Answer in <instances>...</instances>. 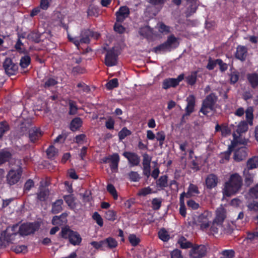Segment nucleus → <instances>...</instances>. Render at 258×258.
<instances>
[{
    "label": "nucleus",
    "mask_w": 258,
    "mask_h": 258,
    "mask_svg": "<svg viewBox=\"0 0 258 258\" xmlns=\"http://www.w3.org/2000/svg\"><path fill=\"white\" fill-rule=\"evenodd\" d=\"M40 227L38 223H26L19 225L16 224L9 226L2 233L7 243H13L17 236H25L34 233Z\"/></svg>",
    "instance_id": "f257e3e1"
},
{
    "label": "nucleus",
    "mask_w": 258,
    "mask_h": 258,
    "mask_svg": "<svg viewBox=\"0 0 258 258\" xmlns=\"http://www.w3.org/2000/svg\"><path fill=\"white\" fill-rule=\"evenodd\" d=\"M243 184V180L241 176L237 173L232 174L227 181L225 183L224 194L230 197L238 192Z\"/></svg>",
    "instance_id": "f03ea898"
},
{
    "label": "nucleus",
    "mask_w": 258,
    "mask_h": 258,
    "mask_svg": "<svg viewBox=\"0 0 258 258\" xmlns=\"http://www.w3.org/2000/svg\"><path fill=\"white\" fill-rule=\"evenodd\" d=\"M59 235L63 239H68L73 245H80L82 240L80 234L72 230L69 226L62 227Z\"/></svg>",
    "instance_id": "7ed1b4c3"
},
{
    "label": "nucleus",
    "mask_w": 258,
    "mask_h": 258,
    "mask_svg": "<svg viewBox=\"0 0 258 258\" xmlns=\"http://www.w3.org/2000/svg\"><path fill=\"white\" fill-rule=\"evenodd\" d=\"M217 100V97L215 93H211L207 95L203 100L200 112L204 115H207L208 113L214 109V106Z\"/></svg>",
    "instance_id": "20e7f679"
},
{
    "label": "nucleus",
    "mask_w": 258,
    "mask_h": 258,
    "mask_svg": "<svg viewBox=\"0 0 258 258\" xmlns=\"http://www.w3.org/2000/svg\"><path fill=\"white\" fill-rule=\"evenodd\" d=\"M212 212L208 210H205L197 217V220L192 221V223L200 225L201 229L204 230L210 227L212 222Z\"/></svg>",
    "instance_id": "39448f33"
},
{
    "label": "nucleus",
    "mask_w": 258,
    "mask_h": 258,
    "mask_svg": "<svg viewBox=\"0 0 258 258\" xmlns=\"http://www.w3.org/2000/svg\"><path fill=\"white\" fill-rule=\"evenodd\" d=\"M22 172L23 169L20 166L17 169H11L7 175V183L10 186L17 183L21 179Z\"/></svg>",
    "instance_id": "423d86ee"
},
{
    "label": "nucleus",
    "mask_w": 258,
    "mask_h": 258,
    "mask_svg": "<svg viewBox=\"0 0 258 258\" xmlns=\"http://www.w3.org/2000/svg\"><path fill=\"white\" fill-rule=\"evenodd\" d=\"M106 53L105 56L104 63L108 67L114 66L117 64L118 54L114 47L107 49L105 48Z\"/></svg>",
    "instance_id": "0eeeda50"
},
{
    "label": "nucleus",
    "mask_w": 258,
    "mask_h": 258,
    "mask_svg": "<svg viewBox=\"0 0 258 258\" xmlns=\"http://www.w3.org/2000/svg\"><path fill=\"white\" fill-rule=\"evenodd\" d=\"M187 105L185 107V113L183 114L181 119L182 123L186 122V119L194 112L196 103V98L194 95H190L186 98Z\"/></svg>",
    "instance_id": "6e6552de"
},
{
    "label": "nucleus",
    "mask_w": 258,
    "mask_h": 258,
    "mask_svg": "<svg viewBox=\"0 0 258 258\" xmlns=\"http://www.w3.org/2000/svg\"><path fill=\"white\" fill-rule=\"evenodd\" d=\"M119 161V156L117 153H113L111 155L105 157L102 159V162L103 163H110V168L113 172H116L118 170Z\"/></svg>",
    "instance_id": "1a4fd4ad"
},
{
    "label": "nucleus",
    "mask_w": 258,
    "mask_h": 258,
    "mask_svg": "<svg viewBox=\"0 0 258 258\" xmlns=\"http://www.w3.org/2000/svg\"><path fill=\"white\" fill-rule=\"evenodd\" d=\"M3 67L6 74L9 76L15 75L18 70V64L14 62L13 60L9 57H7L5 59L3 62Z\"/></svg>",
    "instance_id": "9d476101"
},
{
    "label": "nucleus",
    "mask_w": 258,
    "mask_h": 258,
    "mask_svg": "<svg viewBox=\"0 0 258 258\" xmlns=\"http://www.w3.org/2000/svg\"><path fill=\"white\" fill-rule=\"evenodd\" d=\"M207 253V248L204 245L194 244L190 251L189 256L191 258H202Z\"/></svg>",
    "instance_id": "9b49d317"
},
{
    "label": "nucleus",
    "mask_w": 258,
    "mask_h": 258,
    "mask_svg": "<svg viewBox=\"0 0 258 258\" xmlns=\"http://www.w3.org/2000/svg\"><path fill=\"white\" fill-rule=\"evenodd\" d=\"M177 38L173 35L168 37L167 40L163 43L153 48V51L156 53H161L169 50L172 44L176 42Z\"/></svg>",
    "instance_id": "f8f14e48"
},
{
    "label": "nucleus",
    "mask_w": 258,
    "mask_h": 258,
    "mask_svg": "<svg viewBox=\"0 0 258 258\" xmlns=\"http://www.w3.org/2000/svg\"><path fill=\"white\" fill-rule=\"evenodd\" d=\"M139 33L141 36H143L148 41H153L154 38L157 36L153 28L147 25L140 29Z\"/></svg>",
    "instance_id": "ddd939ff"
},
{
    "label": "nucleus",
    "mask_w": 258,
    "mask_h": 258,
    "mask_svg": "<svg viewBox=\"0 0 258 258\" xmlns=\"http://www.w3.org/2000/svg\"><path fill=\"white\" fill-rule=\"evenodd\" d=\"M31 123L29 121H23L21 122L16 129V136L20 138L24 135L29 134V130H30Z\"/></svg>",
    "instance_id": "4468645a"
},
{
    "label": "nucleus",
    "mask_w": 258,
    "mask_h": 258,
    "mask_svg": "<svg viewBox=\"0 0 258 258\" xmlns=\"http://www.w3.org/2000/svg\"><path fill=\"white\" fill-rule=\"evenodd\" d=\"M122 155L127 159L131 166H138L140 162V157L136 153L132 152H124Z\"/></svg>",
    "instance_id": "2eb2a0df"
},
{
    "label": "nucleus",
    "mask_w": 258,
    "mask_h": 258,
    "mask_svg": "<svg viewBox=\"0 0 258 258\" xmlns=\"http://www.w3.org/2000/svg\"><path fill=\"white\" fill-rule=\"evenodd\" d=\"M248 55L247 48L243 45H238L236 47L235 57L241 61H244Z\"/></svg>",
    "instance_id": "dca6fc26"
},
{
    "label": "nucleus",
    "mask_w": 258,
    "mask_h": 258,
    "mask_svg": "<svg viewBox=\"0 0 258 258\" xmlns=\"http://www.w3.org/2000/svg\"><path fill=\"white\" fill-rule=\"evenodd\" d=\"M40 128L34 127L29 130L28 137L30 142L34 143L38 141L42 136Z\"/></svg>",
    "instance_id": "f3484780"
},
{
    "label": "nucleus",
    "mask_w": 258,
    "mask_h": 258,
    "mask_svg": "<svg viewBox=\"0 0 258 258\" xmlns=\"http://www.w3.org/2000/svg\"><path fill=\"white\" fill-rule=\"evenodd\" d=\"M234 140L231 142V144L230 146H229L228 150L225 151L224 153H222L221 155V158L222 160H226L228 161L230 158V156L231 155V152L234 150V149L236 146V145L238 143L240 144H244L243 143H241L238 140L237 138L236 137L235 134L233 135Z\"/></svg>",
    "instance_id": "a211bd4d"
},
{
    "label": "nucleus",
    "mask_w": 258,
    "mask_h": 258,
    "mask_svg": "<svg viewBox=\"0 0 258 258\" xmlns=\"http://www.w3.org/2000/svg\"><path fill=\"white\" fill-rule=\"evenodd\" d=\"M247 156V148L245 146H242L236 149L234 154V160L239 162L244 160Z\"/></svg>",
    "instance_id": "6ab92c4d"
},
{
    "label": "nucleus",
    "mask_w": 258,
    "mask_h": 258,
    "mask_svg": "<svg viewBox=\"0 0 258 258\" xmlns=\"http://www.w3.org/2000/svg\"><path fill=\"white\" fill-rule=\"evenodd\" d=\"M207 188L211 189L217 186L218 182V178L214 174H209L205 180Z\"/></svg>",
    "instance_id": "aec40b11"
},
{
    "label": "nucleus",
    "mask_w": 258,
    "mask_h": 258,
    "mask_svg": "<svg viewBox=\"0 0 258 258\" xmlns=\"http://www.w3.org/2000/svg\"><path fill=\"white\" fill-rule=\"evenodd\" d=\"M81 38L79 39L77 37H72L68 33V38L69 40L73 43L77 47H79L81 43H88V39L87 37H84V36L82 35V31L80 34Z\"/></svg>",
    "instance_id": "412c9836"
},
{
    "label": "nucleus",
    "mask_w": 258,
    "mask_h": 258,
    "mask_svg": "<svg viewBox=\"0 0 258 258\" xmlns=\"http://www.w3.org/2000/svg\"><path fill=\"white\" fill-rule=\"evenodd\" d=\"M246 77L252 88L255 89L258 87V74L256 73H249Z\"/></svg>",
    "instance_id": "4be33fe9"
},
{
    "label": "nucleus",
    "mask_w": 258,
    "mask_h": 258,
    "mask_svg": "<svg viewBox=\"0 0 258 258\" xmlns=\"http://www.w3.org/2000/svg\"><path fill=\"white\" fill-rule=\"evenodd\" d=\"M177 86V78H167L162 82V88L168 89L171 87H176Z\"/></svg>",
    "instance_id": "5701e85b"
},
{
    "label": "nucleus",
    "mask_w": 258,
    "mask_h": 258,
    "mask_svg": "<svg viewBox=\"0 0 258 258\" xmlns=\"http://www.w3.org/2000/svg\"><path fill=\"white\" fill-rule=\"evenodd\" d=\"M83 121L82 119L79 117H76L73 118L70 124V129L73 131L75 132L82 126Z\"/></svg>",
    "instance_id": "b1692460"
},
{
    "label": "nucleus",
    "mask_w": 258,
    "mask_h": 258,
    "mask_svg": "<svg viewBox=\"0 0 258 258\" xmlns=\"http://www.w3.org/2000/svg\"><path fill=\"white\" fill-rule=\"evenodd\" d=\"M68 214L66 213H62L59 216H55L52 219V224L53 225H61L63 223L67 222Z\"/></svg>",
    "instance_id": "393cba45"
},
{
    "label": "nucleus",
    "mask_w": 258,
    "mask_h": 258,
    "mask_svg": "<svg viewBox=\"0 0 258 258\" xmlns=\"http://www.w3.org/2000/svg\"><path fill=\"white\" fill-rule=\"evenodd\" d=\"M82 35L84 36V37H87L88 39V43L90 41V38H93L95 40H97L100 37V34L97 32H94L89 29H85L82 31Z\"/></svg>",
    "instance_id": "a878e982"
},
{
    "label": "nucleus",
    "mask_w": 258,
    "mask_h": 258,
    "mask_svg": "<svg viewBox=\"0 0 258 258\" xmlns=\"http://www.w3.org/2000/svg\"><path fill=\"white\" fill-rule=\"evenodd\" d=\"M63 203V201L62 199L57 200L52 203L51 212L53 214L60 212L62 210V205Z\"/></svg>",
    "instance_id": "bb28decb"
},
{
    "label": "nucleus",
    "mask_w": 258,
    "mask_h": 258,
    "mask_svg": "<svg viewBox=\"0 0 258 258\" xmlns=\"http://www.w3.org/2000/svg\"><path fill=\"white\" fill-rule=\"evenodd\" d=\"M104 247L112 249L117 247V241L112 237H109L103 240Z\"/></svg>",
    "instance_id": "cd10ccee"
},
{
    "label": "nucleus",
    "mask_w": 258,
    "mask_h": 258,
    "mask_svg": "<svg viewBox=\"0 0 258 258\" xmlns=\"http://www.w3.org/2000/svg\"><path fill=\"white\" fill-rule=\"evenodd\" d=\"M49 194V191L48 189L45 188H40L38 192L37 193V199L41 202L45 201Z\"/></svg>",
    "instance_id": "c85d7f7f"
},
{
    "label": "nucleus",
    "mask_w": 258,
    "mask_h": 258,
    "mask_svg": "<svg viewBox=\"0 0 258 258\" xmlns=\"http://www.w3.org/2000/svg\"><path fill=\"white\" fill-rule=\"evenodd\" d=\"M198 71L191 72L190 74L185 77V81L190 86L194 85L197 80Z\"/></svg>",
    "instance_id": "c756f323"
},
{
    "label": "nucleus",
    "mask_w": 258,
    "mask_h": 258,
    "mask_svg": "<svg viewBox=\"0 0 258 258\" xmlns=\"http://www.w3.org/2000/svg\"><path fill=\"white\" fill-rule=\"evenodd\" d=\"M226 216L224 212L222 211H217L216 216L213 222L216 223L217 226L220 227L222 225Z\"/></svg>",
    "instance_id": "7c9ffc66"
},
{
    "label": "nucleus",
    "mask_w": 258,
    "mask_h": 258,
    "mask_svg": "<svg viewBox=\"0 0 258 258\" xmlns=\"http://www.w3.org/2000/svg\"><path fill=\"white\" fill-rule=\"evenodd\" d=\"M244 176V182L246 186H249L253 182L254 174L249 172L248 169H244L243 170Z\"/></svg>",
    "instance_id": "2f4dec72"
},
{
    "label": "nucleus",
    "mask_w": 258,
    "mask_h": 258,
    "mask_svg": "<svg viewBox=\"0 0 258 258\" xmlns=\"http://www.w3.org/2000/svg\"><path fill=\"white\" fill-rule=\"evenodd\" d=\"M178 244L182 249L191 248L194 245L191 242L188 241L183 236H181L178 239Z\"/></svg>",
    "instance_id": "473e14b6"
},
{
    "label": "nucleus",
    "mask_w": 258,
    "mask_h": 258,
    "mask_svg": "<svg viewBox=\"0 0 258 258\" xmlns=\"http://www.w3.org/2000/svg\"><path fill=\"white\" fill-rule=\"evenodd\" d=\"M246 169L250 170L256 168L258 166V156H254L249 159L246 163Z\"/></svg>",
    "instance_id": "72a5a7b5"
},
{
    "label": "nucleus",
    "mask_w": 258,
    "mask_h": 258,
    "mask_svg": "<svg viewBox=\"0 0 258 258\" xmlns=\"http://www.w3.org/2000/svg\"><path fill=\"white\" fill-rule=\"evenodd\" d=\"M12 157L11 153L7 151L0 152V165L8 162Z\"/></svg>",
    "instance_id": "f704fd0d"
},
{
    "label": "nucleus",
    "mask_w": 258,
    "mask_h": 258,
    "mask_svg": "<svg viewBox=\"0 0 258 258\" xmlns=\"http://www.w3.org/2000/svg\"><path fill=\"white\" fill-rule=\"evenodd\" d=\"M253 109L252 107H248L245 111V117L246 122L250 125L253 124Z\"/></svg>",
    "instance_id": "c9c22d12"
},
{
    "label": "nucleus",
    "mask_w": 258,
    "mask_h": 258,
    "mask_svg": "<svg viewBox=\"0 0 258 258\" xmlns=\"http://www.w3.org/2000/svg\"><path fill=\"white\" fill-rule=\"evenodd\" d=\"M41 35L39 33L32 31L27 35V38L29 40L35 43H39L40 41Z\"/></svg>",
    "instance_id": "e433bc0d"
},
{
    "label": "nucleus",
    "mask_w": 258,
    "mask_h": 258,
    "mask_svg": "<svg viewBox=\"0 0 258 258\" xmlns=\"http://www.w3.org/2000/svg\"><path fill=\"white\" fill-rule=\"evenodd\" d=\"M246 238L251 242H255L258 239V226L256 227L255 231L247 232Z\"/></svg>",
    "instance_id": "4c0bfd02"
},
{
    "label": "nucleus",
    "mask_w": 258,
    "mask_h": 258,
    "mask_svg": "<svg viewBox=\"0 0 258 258\" xmlns=\"http://www.w3.org/2000/svg\"><path fill=\"white\" fill-rule=\"evenodd\" d=\"M31 62V58L29 55H26L21 57L20 61V66L22 69L27 68Z\"/></svg>",
    "instance_id": "58836bf2"
},
{
    "label": "nucleus",
    "mask_w": 258,
    "mask_h": 258,
    "mask_svg": "<svg viewBox=\"0 0 258 258\" xmlns=\"http://www.w3.org/2000/svg\"><path fill=\"white\" fill-rule=\"evenodd\" d=\"M10 130V126L6 121L0 122V140L4 135Z\"/></svg>",
    "instance_id": "ea45409f"
},
{
    "label": "nucleus",
    "mask_w": 258,
    "mask_h": 258,
    "mask_svg": "<svg viewBox=\"0 0 258 258\" xmlns=\"http://www.w3.org/2000/svg\"><path fill=\"white\" fill-rule=\"evenodd\" d=\"M248 123L245 121H241L237 126L236 132L238 134H241L246 132L248 129Z\"/></svg>",
    "instance_id": "a19ab883"
},
{
    "label": "nucleus",
    "mask_w": 258,
    "mask_h": 258,
    "mask_svg": "<svg viewBox=\"0 0 258 258\" xmlns=\"http://www.w3.org/2000/svg\"><path fill=\"white\" fill-rule=\"evenodd\" d=\"M70 115H75L77 114L78 108L75 101L70 100L69 102Z\"/></svg>",
    "instance_id": "79ce46f5"
},
{
    "label": "nucleus",
    "mask_w": 258,
    "mask_h": 258,
    "mask_svg": "<svg viewBox=\"0 0 258 258\" xmlns=\"http://www.w3.org/2000/svg\"><path fill=\"white\" fill-rule=\"evenodd\" d=\"M132 132L126 127H123L118 133V136L120 141H122L127 136H130Z\"/></svg>",
    "instance_id": "37998d69"
},
{
    "label": "nucleus",
    "mask_w": 258,
    "mask_h": 258,
    "mask_svg": "<svg viewBox=\"0 0 258 258\" xmlns=\"http://www.w3.org/2000/svg\"><path fill=\"white\" fill-rule=\"evenodd\" d=\"M190 196H195L200 194L197 185L190 183L188 186L187 193Z\"/></svg>",
    "instance_id": "c03bdc74"
},
{
    "label": "nucleus",
    "mask_w": 258,
    "mask_h": 258,
    "mask_svg": "<svg viewBox=\"0 0 258 258\" xmlns=\"http://www.w3.org/2000/svg\"><path fill=\"white\" fill-rule=\"evenodd\" d=\"M158 237L161 240L164 242L168 241L170 238L167 231L164 228H162L159 230L158 232Z\"/></svg>",
    "instance_id": "a18cd8bd"
},
{
    "label": "nucleus",
    "mask_w": 258,
    "mask_h": 258,
    "mask_svg": "<svg viewBox=\"0 0 258 258\" xmlns=\"http://www.w3.org/2000/svg\"><path fill=\"white\" fill-rule=\"evenodd\" d=\"M57 150L53 146H50L46 150L48 158L52 159L57 155Z\"/></svg>",
    "instance_id": "49530a36"
},
{
    "label": "nucleus",
    "mask_w": 258,
    "mask_h": 258,
    "mask_svg": "<svg viewBox=\"0 0 258 258\" xmlns=\"http://www.w3.org/2000/svg\"><path fill=\"white\" fill-rule=\"evenodd\" d=\"M168 177L167 175H163L160 176L159 179L157 181V186L160 187H165L168 186L167 184Z\"/></svg>",
    "instance_id": "de8ad7c7"
},
{
    "label": "nucleus",
    "mask_w": 258,
    "mask_h": 258,
    "mask_svg": "<svg viewBox=\"0 0 258 258\" xmlns=\"http://www.w3.org/2000/svg\"><path fill=\"white\" fill-rule=\"evenodd\" d=\"M151 204L152 208L154 210H158L161 207L162 199L157 198H154L152 201Z\"/></svg>",
    "instance_id": "09e8293b"
},
{
    "label": "nucleus",
    "mask_w": 258,
    "mask_h": 258,
    "mask_svg": "<svg viewBox=\"0 0 258 258\" xmlns=\"http://www.w3.org/2000/svg\"><path fill=\"white\" fill-rule=\"evenodd\" d=\"M230 83L231 84H235L238 80L239 78V73L237 71H234L229 74Z\"/></svg>",
    "instance_id": "8fccbe9b"
},
{
    "label": "nucleus",
    "mask_w": 258,
    "mask_h": 258,
    "mask_svg": "<svg viewBox=\"0 0 258 258\" xmlns=\"http://www.w3.org/2000/svg\"><path fill=\"white\" fill-rule=\"evenodd\" d=\"M152 192V188L150 186H148L140 189L138 191L137 195L139 197H145Z\"/></svg>",
    "instance_id": "3c124183"
},
{
    "label": "nucleus",
    "mask_w": 258,
    "mask_h": 258,
    "mask_svg": "<svg viewBox=\"0 0 258 258\" xmlns=\"http://www.w3.org/2000/svg\"><path fill=\"white\" fill-rule=\"evenodd\" d=\"M118 86V82L117 78H114L109 81L106 84L107 89L109 90H112L113 88H116Z\"/></svg>",
    "instance_id": "603ef678"
},
{
    "label": "nucleus",
    "mask_w": 258,
    "mask_h": 258,
    "mask_svg": "<svg viewBox=\"0 0 258 258\" xmlns=\"http://www.w3.org/2000/svg\"><path fill=\"white\" fill-rule=\"evenodd\" d=\"M107 190L112 195L114 200H116L118 199L117 191L113 184H108L107 186Z\"/></svg>",
    "instance_id": "864d4df0"
},
{
    "label": "nucleus",
    "mask_w": 258,
    "mask_h": 258,
    "mask_svg": "<svg viewBox=\"0 0 258 258\" xmlns=\"http://www.w3.org/2000/svg\"><path fill=\"white\" fill-rule=\"evenodd\" d=\"M127 175L129 179L133 182H138L141 178L140 175L136 171H132L127 174Z\"/></svg>",
    "instance_id": "5fc2aeb1"
},
{
    "label": "nucleus",
    "mask_w": 258,
    "mask_h": 258,
    "mask_svg": "<svg viewBox=\"0 0 258 258\" xmlns=\"http://www.w3.org/2000/svg\"><path fill=\"white\" fill-rule=\"evenodd\" d=\"M128 240L131 245L133 246L138 245L141 241L139 237H137L135 234H130L128 236Z\"/></svg>",
    "instance_id": "6e6d98bb"
},
{
    "label": "nucleus",
    "mask_w": 258,
    "mask_h": 258,
    "mask_svg": "<svg viewBox=\"0 0 258 258\" xmlns=\"http://www.w3.org/2000/svg\"><path fill=\"white\" fill-rule=\"evenodd\" d=\"M234 254V251L232 249L224 250L221 252L220 258H233Z\"/></svg>",
    "instance_id": "4d7b16f0"
},
{
    "label": "nucleus",
    "mask_w": 258,
    "mask_h": 258,
    "mask_svg": "<svg viewBox=\"0 0 258 258\" xmlns=\"http://www.w3.org/2000/svg\"><path fill=\"white\" fill-rule=\"evenodd\" d=\"M105 218L110 221H114L116 219V213L113 210H108L105 212Z\"/></svg>",
    "instance_id": "13d9d810"
},
{
    "label": "nucleus",
    "mask_w": 258,
    "mask_h": 258,
    "mask_svg": "<svg viewBox=\"0 0 258 258\" xmlns=\"http://www.w3.org/2000/svg\"><path fill=\"white\" fill-rule=\"evenodd\" d=\"M211 18V17H207V19L205 21V28L209 30L213 29L216 26L215 21L212 20Z\"/></svg>",
    "instance_id": "bf43d9fd"
},
{
    "label": "nucleus",
    "mask_w": 258,
    "mask_h": 258,
    "mask_svg": "<svg viewBox=\"0 0 258 258\" xmlns=\"http://www.w3.org/2000/svg\"><path fill=\"white\" fill-rule=\"evenodd\" d=\"M92 219L95 221L96 223L100 226L102 227L103 225V220L100 215L97 212H95L92 215Z\"/></svg>",
    "instance_id": "052dcab7"
},
{
    "label": "nucleus",
    "mask_w": 258,
    "mask_h": 258,
    "mask_svg": "<svg viewBox=\"0 0 258 258\" xmlns=\"http://www.w3.org/2000/svg\"><path fill=\"white\" fill-rule=\"evenodd\" d=\"M187 144L186 143H185L183 144H181L180 145V149L181 151L183 152V155L186 154V152H188L189 153V156L190 158H192V155L194 154V151L190 149H187Z\"/></svg>",
    "instance_id": "680f3d73"
},
{
    "label": "nucleus",
    "mask_w": 258,
    "mask_h": 258,
    "mask_svg": "<svg viewBox=\"0 0 258 258\" xmlns=\"http://www.w3.org/2000/svg\"><path fill=\"white\" fill-rule=\"evenodd\" d=\"M129 14L130 10L126 6L121 7L116 13V16H124Z\"/></svg>",
    "instance_id": "e2e57ef3"
},
{
    "label": "nucleus",
    "mask_w": 258,
    "mask_h": 258,
    "mask_svg": "<svg viewBox=\"0 0 258 258\" xmlns=\"http://www.w3.org/2000/svg\"><path fill=\"white\" fill-rule=\"evenodd\" d=\"M183 195L181 194L180 196V208H179V213L183 217H185L186 215V207L183 202Z\"/></svg>",
    "instance_id": "0e129e2a"
},
{
    "label": "nucleus",
    "mask_w": 258,
    "mask_h": 258,
    "mask_svg": "<svg viewBox=\"0 0 258 258\" xmlns=\"http://www.w3.org/2000/svg\"><path fill=\"white\" fill-rule=\"evenodd\" d=\"M57 81L55 79L52 78H48L44 84L45 88H49L50 87H53L57 84Z\"/></svg>",
    "instance_id": "69168bd1"
},
{
    "label": "nucleus",
    "mask_w": 258,
    "mask_h": 258,
    "mask_svg": "<svg viewBox=\"0 0 258 258\" xmlns=\"http://www.w3.org/2000/svg\"><path fill=\"white\" fill-rule=\"evenodd\" d=\"M158 30L162 33L167 34L170 32V27L163 23H160L158 24Z\"/></svg>",
    "instance_id": "338daca9"
},
{
    "label": "nucleus",
    "mask_w": 258,
    "mask_h": 258,
    "mask_svg": "<svg viewBox=\"0 0 258 258\" xmlns=\"http://www.w3.org/2000/svg\"><path fill=\"white\" fill-rule=\"evenodd\" d=\"M249 194L252 197L258 199V183L250 188Z\"/></svg>",
    "instance_id": "774afa93"
}]
</instances>
